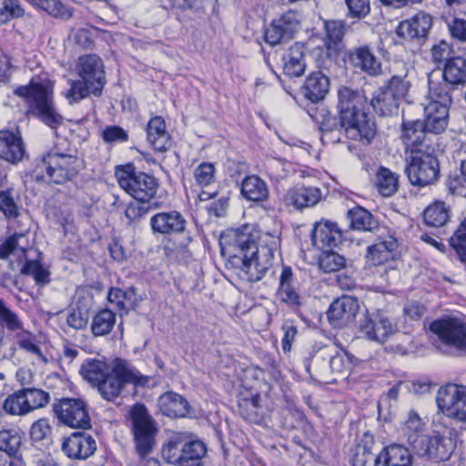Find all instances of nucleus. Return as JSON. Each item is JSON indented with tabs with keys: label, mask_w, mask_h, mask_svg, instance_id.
<instances>
[{
	"label": "nucleus",
	"mask_w": 466,
	"mask_h": 466,
	"mask_svg": "<svg viewBox=\"0 0 466 466\" xmlns=\"http://www.w3.org/2000/svg\"><path fill=\"white\" fill-rule=\"evenodd\" d=\"M432 25V16L426 12L420 11L410 18L400 22L396 34L403 39L421 44L428 38Z\"/></svg>",
	"instance_id": "412c9836"
},
{
	"label": "nucleus",
	"mask_w": 466,
	"mask_h": 466,
	"mask_svg": "<svg viewBox=\"0 0 466 466\" xmlns=\"http://www.w3.org/2000/svg\"><path fill=\"white\" fill-rule=\"evenodd\" d=\"M314 247L321 251L334 250L342 241V232L337 223L327 219L315 222L310 233Z\"/></svg>",
	"instance_id": "a878e982"
},
{
	"label": "nucleus",
	"mask_w": 466,
	"mask_h": 466,
	"mask_svg": "<svg viewBox=\"0 0 466 466\" xmlns=\"http://www.w3.org/2000/svg\"><path fill=\"white\" fill-rule=\"evenodd\" d=\"M436 402L444 415L466 422V386L451 384L441 387L437 392Z\"/></svg>",
	"instance_id": "dca6fc26"
},
{
	"label": "nucleus",
	"mask_w": 466,
	"mask_h": 466,
	"mask_svg": "<svg viewBox=\"0 0 466 466\" xmlns=\"http://www.w3.org/2000/svg\"><path fill=\"white\" fill-rule=\"evenodd\" d=\"M398 101L387 89L381 87L372 97L370 105L380 116H390L397 111Z\"/></svg>",
	"instance_id": "49530a36"
},
{
	"label": "nucleus",
	"mask_w": 466,
	"mask_h": 466,
	"mask_svg": "<svg viewBox=\"0 0 466 466\" xmlns=\"http://www.w3.org/2000/svg\"><path fill=\"white\" fill-rule=\"evenodd\" d=\"M24 398L27 402L29 412L46 407L50 401V395L47 391L33 387L22 388Z\"/></svg>",
	"instance_id": "8fccbe9b"
},
{
	"label": "nucleus",
	"mask_w": 466,
	"mask_h": 466,
	"mask_svg": "<svg viewBox=\"0 0 466 466\" xmlns=\"http://www.w3.org/2000/svg\"><path fill=\"white\" fill-rule=\"evenodd\" d=\"M428 131L420 120L404 121L402 123L401 139L406 151L410 153L434 148L430 143Z\"/></svg>",
	"instance_id": "bb28decb"
},
{
	"label": "nucleus",
	"mask_w": 466,
	"mask_h": 466,
	"mask_svg": "<svg viewBox=\"0 0 466 466\" xmlns=\"http://www.w3.org/2000/svg\"><path fill=\"white\" fill-rule=\"evenodd\" d=\"M17 350L9 340L5 339V330L0 325V362L4 360H14L16 359Z\"/></svg>",
	"instance_id": "69168bd1"
},
{
	"label": "nucleus",
	"mask_w": 466,
	"mask_h": 466,
	"mask_svg": "<svg viewBox=\"0 0 466 466\" xmlns=\"http://www.w3.org/2000/svg\"><path fill=\"white\" fill-rule=\"evenodd\" d=\"M451 209L441 200H435L424 209L423 221L431 228H443L450 221Z\"/></svg>",
	"instance_id": "58836bf2"
},
{
	"label": "nucleus",
	"mask_w": 466,
	"mask_h": 466,
	"mask_svg": "<svg viewBox=\"0 0 466 466\" xmlns=\"http://www.w3.org/2000/svg\"><path fill=\"white\" fill-rule=\"evenodd\" d=\"M276 299L289 309L298 310L303 305L297 279L290 267L284 266L279 279Z\"/></svg>",
	"instance_id": "b1692460"
},
{
	"label": "nucleus",
	"mask_w": 466,
	"mask_h": 466,
	"mask_svg": "<svg viewBox=\"0 0 466 466\" xmlns=\"http://www.w3.org/2000/svg\"><path fill=\"white\" fill-rule=\"evenodd\" d=\"M96 450V442L95 439L85 432L72 433L62 444V451L71 459H87L94 454Z\"/></svg>",
	"instance_id": "cd10ccee"
},
{
	"label": "nucleus",
	"mask_w": 466,
	"mask_h": 466,
	"mask_svg": "<svg viewBox=\"0 0 466 466\" xmlns=\"http://www.w3.org/2000/svg\"><path fill=\"white\" fill-rule=\"evenodd\" d=\"M35 9L44 12L48 15L62 19L68 20L73 16L74 9L66 5L63 0H25Z\"/></svg>",
	"instance_id": "ea45409f"
},
{
	"label": "nucleus",
	"mask_w": 466,
	"mask_h": 466,
	"mask_svg": "<svg viewBox=\"0 0 466 466\" xmlns=\"http://www.w3.org/2000/svg\"><path fill=\"white\" fill-rule=\"evenodd\" d=\"M430 330L444 344L466 353V318L436 319L430 325Z\"/></svg>",
	"instance_id": "2eb2a0df"
},
{
	"label": "nucleus",
	"mask_w": 466,
	"mask_h": 466,
	"mask_svg": "<svg viewBox=\"0 0 466 466\" xmlns=\"http://www.w3.org/2000/svg\"><path fill=\"white\" fill-rule=\"evenodd\" d=\"M89 315L86 313V309L82 311L77 309H72L67 316V324L75 329H84L88 322Z\"/></svg>",
	"instance_id": "338daca9"
},
{
	"label": "nucleus",
	"mask_w": 466,
	"mask_h": 466,
	"mask_svg": "<svg viewBox=\"0 0 466 466\" xmlns=\"http://www.w3.org/2000/svg\"><path fill=\"white\" fill-rule=\"evenodd\" d=\"M414 442L415 447L412 450L417 456L436 463L449 460L455 449L451 438L439 433L426 435Z\"/></svg>",
	"instance_id": "f3484780"
},
{
	"label": "nucleus",
	"mask_w": 466,
	"mask_h": 466,
	"mask_svg": "<svg viewBox=\"0 0 466 466\" xmlns=\"http://www.w3.org/2000/svg\"><path fill=\"white\" fill-rule=\"evenodd\" d=\"M329 90V79L320 71L311 73L302 87L304 96L312 103L322 100Z\"/></svg>",
	"instance_id": "e433bc0d"
},
{
	"label": "nucleus",
	"mask_w": 466,
	"mask_h": 466,
	"mask_svg": "<svg viewBox=\"0 0 466 466\" xmlns=\"http://www.w3.org/2000/svg\"><path fill=\"white\" fill-rule=\"evenodd\" d=\"M325 30L326 56L329 59H331L338 54L339 45L344 36L345 25L342 21L338 20L326 21Z\"/></svg>",
	"instance_id": "a19ab883"
},
{
	"label": "nucleus",
	"mask_w": 466,
	"mask_h": 466,
	"mask_svg": "<svg viewBox=\"0 0 466 466\" xmlns=\"http://www.w3.org/2000/svg\"><path fill=\"white\" fill-rule=\"evenodd\" d=\"M81 167L76 149L63 140L35 159L30 175L35 181L64 184L73 179Z\"/></svg>",
	"instance_id": "7ed1b4c3"
},
{
	"label": "nucleus",
	"mask_w": 466,
	"mask_h": 466,
	"mask_svg": "<svg viewBox=\"0 0 466 466\" xmlns=\"http://www.w3.org/2000/svg\"><path fill=\"white\" fill-rule=\"evenodd\" d=\"M51 432L52 428L46 418L37 420L30 428V437L34 441H41L47 439Z\"/></svg>",
	"instance_id": "680f3d73"
},
{
	"label": "nucleus",
	"mask_w": 466,
	"mask_h": 466,
	"mask_svg": "<svg viewBox=\"0 0 466 466\" xmlns=\"http://www.w3.org/2000/svg\"><path fill=\"white\" fill-rule=\"evenodd\" d=\"M282 330L284 332L283 338H282V350L284 352H288L291 350L292 341L294 340L298 330L297 327L293 325L291 322L286 321L282 325Z\"/></svg>",
	"instance_id": "774afa93"
},
{
	"label": "nucleus",
	"mask_w": 466,
	"mask_h": 466,
	"mask_svg": "<svg viewBox=\"0 0 466 466\" xmlns=\"http://www.w3.org/2000/svg\"><path fill=\"white\" fill-rule=\"evenodd\" d=\"M449 244L456 251L461 261L466 262V218L449 238Z\"/></svg>",
	"instance_id": "5fc2aeb1"
},
{
	"label": "nucleus",
	"mask_w": 466,
	"mask_h": 466,
	"mask_svg": "<svg viewBox=\"0 0 466 466\" xmlns=\"http://www.w3.org/2000/svg\"><path fill=\"white\" fill-rule=\"evenodd\" d=\"M15 95L25 99L27 114L32 115L51 129L56 130L64 122V117L56 110L53 92L47 85L30 81L14 90Z\"/></svg>",
	"instance_id": "423d86ee"
},
{
	"label": "nucleus",
	"mask_w": 466,
	"mask_h": 466,
	"mask_svg": "<svg viewBox=\"0 0 466 466\" xmlns=\"http://www.w3.org/2000/svg\"><path fill=\"white\" fill-rule=\"evenodd\" d=\"M58 420L65 425L87 430L91 428V419L86 403L80 399H63L54 406Z\"/></svg>",
	"instance_id": "a211bd4d"
},
{
	"label": "nucleus",
	"mask_w": 466,
	"mask_h": 466,
	"mask_svg": "<svg viewBox=\"0 0 466 466\" xmlns=\"http://www.w3.org/2000/svg\"><path fill=\"white\" fill-rule=\"evenodd\" d=\"M129 420L138 456L137 466H161L158 460L148 457L156 443L157 428L146 406L140 403L133 405L129 410Z\"/></svg>",
	"instance_id": "0eeeda50"
},
{
	"label": "nucleus",
	"mask_w": 466,
	"mask_h": 466,
	"mask_svg": "<svg viewBox=\"0 0 466 466\" xmlns=\"http://www.w3.org/2000/svg\"><path fill=\"white\" fill-rule=\"evenodd\" d=\"M115 176L119 187L136 200H153L159 188L158 179L150 174L137 171L133 164L117 166Z\"/></svg>",
	"instance_id": "9b49d317"
},
{
	"label": "nucleus",
	"mask_w": 466,
	"mask_h": 466,
	"mask_svg": "<svg viewBox=\"0 0 466 466\" xmlns=\"http://www.w3.org/2000/svg\"><path fill=\"white\" fill-rule=\"evenodd\" d=\"M77 79L67 81L69 88L63 92L70 105L79 103L91 95L100 96L106 84L105 64L96 54L80 56L76 63Z\"/></svg>",
	"instance_id": "20e7f679"
},
{
	"label": "nucleus",
	"mask_w": 466,
	"mask_h": 466,
	"mask_svg": "<svg viewBox=\"0 0 466 466\" xmlns=\"http://www.w3.org/2000/svg\"><path fill=\"white\" fill-rule=\"evenodd\" d=\"M350 228L359 231H372L379 226L377 219L367 209L357 206L347 211Z\"/></svg>",
	"instance_id": "37998d69"
},
{
	"label": "nucleus",
	"mask_w": 466,
	"mask_h": 466,
	"mask_svg": "<svg viewBox=\"0 0 466 466\" xmlns=\"http://www.w3.org/2000/svg\"><path fill=\"white\" fill-rule=\"evenodd\" d=\"M300 22L299 14L288 10L273 19L264 30V40L271 46L289 41L298 30Z\"/></svg>",
	"instance_id": "6ab92c4d"
},
{
	"label": "nucleus",
	"mask_w": 466,
	"mask_h": 466,
	"mask_svg": "<svg viewBox=\"0 0 466 466\" xmlns=\"http://www.w3.org/2000/svg\"><path fill=\"white\" fill-rule=\"evenodd\" d=\"M283 72L290 77L301 76L306 69L305 46L300 43L291 46L283 55Z\"/></svg>",
	"instance_id": "c9c22d12"
},
{
	"label": "nucleus",
	"mask_w": 466,
	"mask_h": 466,
	"mask_svg": "<svg viewBox=\"0 0 466 466\" xmlns=\"http://www.w3.org/2000/svg\"><path fill=\"white\" fill-rule=\"evenodd\" d=\"M101 137L107 144L123 143L128 140L127 132L118 126H106Z\"/></svg>",
	"instance_id": "052dcab7"
},
{
	"label": "nucleus",
	"mask_w": 466,
	"mask_h": 466,
	"mask_svg": "<svg viewBox=\"0 0 466 466\" xmlns=\"http://www.w3.org/2000/svg\"><path fill=\"white\" fill-rule=\"evenodd\" d=\"M428 103L424 106L425 118L422 121L424 128L431 134L442 133L449 119V110L453 97L448 95L441 86H434L428 91Z\"/></svg>",
	"instance_id": "ddd939ff"
},
{
	"label": "nucleus",
	"mask_w": 466,
	"mask_h": 466,
	"mask_svg": "<svg viewBox=\"0 0 466 466\" xmlns=\"http://www.w3.org/2000/svg\"><path fill=\"white\" fill-rule=\"evenodd\" d=\"M240 194L248 202L262 204L268 199L269 188L258 175H249L241 181Z\"/></svg>",
	"instance_id": "473e14b6"
},
{
	"label": "nucleus",
	"mask_w": 466,
	"mask_h": 466,
	"mask_svg": "<svg viewBox=\"0 0 466 466\" xmlns=\"http://www.w3.org/2000/svg\"><path fill=\"white\" fill-rule=\"evenodd\" d=\"M306 371L312 377L311 368L318 374H323L328 370L333 373H342L350 362L346 352L339 350L336 345H315L308 350L303 358Z\"/></svg>",
	"instance_id": "f8f14e48"
},
{
	"label": "nucleus",
	"mask_w": 466,
	"mask_h": 466,
	"mask_svg": "<svg viewBox=\"0 0 466 466\" xmlns=\"http://www.w3.org/2000/svg\"><path fill=\"white\" fill-rule=\"evenodd\" d=\"M374 466H413V455L404 445L390 444L379 452Z\"/></svg>",
	"instance_id": "c756f323"
},
{
	"label": "nucleus",
	"mask_w": 466,
	"mask_h": 466,
	"mask_svg": "<svg viewBox=\"0 0 466 466\" xmlns=\"http://www.w3.org/2000/svg\"><path fill=\"white\" fill-rule=\"evenodd\" d=\"M377 187L382 196L393 195L398 187V176L388 168L380 167L377 174Z\"/></svg>",
	"instance_id": "864d4df0"
},
{
	"label": "nucleus",
	"mask_w": 466,
	"mask_h": 466,
	"mask_svg": "<svg viewBox=\"0 0 466 466\" xmlns=\"http://www.w3.org/2000/svg\"><path fill=\"white\" fill-rule=\"evenodd\" d=\"M382 87L387 89L398 101H400L409 91L410 82L406 79V76H393L387 85Z\"/></svg>",
	"instance_id": "13d9d810"
},
{
	"label": "nucleus",
	"mask_w": 466,
	"mask_h": 466,
	"mask_svg": "<svg viewBox=\"0 0 466 466\" xmlns=\"http://www.w3.org/2000/svg\"><path fill=\"white\" fill-rule=\"evenodd\" d=\"M352 17H365L370 11V0H345Z\"/></svg>",
	"instance_id": "0e129e2a"
},
{
	"label": "nucleus",
	"mask_w": 466,
	"mask_h": 466,
	"mask_svg": "<svg viewBox=\"0 0 466 466\" xmlns=\"http://www.w3.org/2000/svg\"><path fill=\"white\" fill-rule=\"evenodd\" d=\"M21 436L15 430H0V460L11 461L13 458H22L18 455L21 446Z\"/></svg>",
	"instance_id": "79ce46f5"
},
{
	"label": "nucleus",
	"mask_w": 466,
	"mask_h": 466,
	"mask_svg": "<svg viewBox=\"0 0 466 466\" xmlns=\"http://www.w3.org/2000/svg\"><path fill=\"white\" fill-rule=\"evenodd\" d=\"M160 412L170 418H183L189 414L188 401L178 393L167 391L162 394L157 400Z\"/></svg>",
	"instance_id": "72a5a7b5"
},
{
	"label": "nucleus",
	"mask_w": 466,
	"mask_h": 466,
	"mask_svg": "<svg viewBox=\"0 0 466 466\" xmlns=\"http://www.w3.org/2000/svg\"><path fill=\"white\" fill-rule=\"evenodd\" d=\"M322 191L316 187H299L287 191L285 201L297 209L312 208L322 199Z\"/></svg>",
	"instance_id": "2f4dec72"
},
{
	"label": "nucleus",
	"mask_w": 466,
	"mask_h": 466,
	"mask_svg": "<svg viewBox=\"0 0 466 466\" xmlns=\"http://www.w3.org/2000/svg\"><path fill=\"white\" fill-rule=\"evenodd\" d=\"M404 433L411 448L415 447L416 441L421 440L425 434V423L414 410H410L406 420Z\"/></svg>",
	"instance_id": "de8ad7c7"
},
{
	"label": "nucleus",
	"mask_w": 466,
	"mask_h": 466,
	"mask_svg": "<svg viewBox=\"0 0 466 466\" xmlns=\"http://www.w3.org/2000/svg\"><path fill=\"white\" fill-rule=\"evenodd\" d=\"M323 254L319 258V268L326 273L339 271L346 264V258L334 252L330 251H322Z\"/></svg>",
	"instance_id": "6e6d98bb"
},
{
	"label": "nucleus",
	"mask_w": 466,
	"mask_h": 466,
	"mask_svg": "<svg viewBox=\"0 0 466 466\" xmlns=\"http://www.w3.org/2000/svg\"><path fill=\"white\" fill-rule=\"evenodd\" d=\"M339 118L324 106H313L308 113L320 133L325 145L339 143L343 137L359 141L364 146L371 144L377 135L373 117L367 112L366 96L349 87L338 91Z\"/></svg>",
	"instance_id": "f257e3e1"
},
{
	"label": "nucleus",
	"mask_w": 466,
	"mask_h": 466,
	"mask_svg": "<svg viewBox=\"0 0 466 466\" xmlns=\"http://www.w3.org/2000/svg\"><path fill=\"white\" fill-rule=\"evenodd\" d=\"M21 198L6 175H0V212L6 219H15L20 215Z\"/></svg>",
	"instance_id": "c85d7f7f"
},
{
	"label": "nucleus",
	"mask_w": 466,
	"mask_h": 466,
	"mask_svg": "<svg viewBox=\"0 0 466 466\" xmlns=\"http://www.w3.org/2000/svg\"><path fill=\"white\" fill-rule=\"evenodd\" d=\"M30 243L25 234L15 233L0 243V259H8L12 270L19 269L24 276H30L36 285L50 282V271L42 264L41 255L29 259Z\"/></svg>",
	"instance_id": "39448f33"
},
{
	"label": "nucleus",
	"mask_w": 466,
	"mask_h": 466,
	"mask_svg": "<svg viewBox=\"0 0 466 466\" xmlns=\"http://www.w3.org/2000/svg\"><path fill=\"white\" fill-rule=\"evenodd\" d=\"M366 257L374 266L384 264L392 259L389 251H385V248L380 243L368 247Z\"/></svg>",
	"instance_id": "e2e57ef3"
},
{
	"label": "nucleus",
	"mask_w": 466,
	"mask_h": 466,
	"mask_svg": "<svg viewBox=\"0 0 466 466\" xmlns=\"http://www.w3.org/2000/svg\"><path fill=\"white\" fill-rule=\"evenodd\" d=\"M147 141L154 150L166 152L172 146V141L166 128V122L161 116L152 117L147 127Z\"/></svg>",
	"instance_id": "f704fd0d"
},
{
	"label": "nucleus",
	"mask_w": 466,
	"mask_h": 466,
	"mask_svg": "<svg viewBox=\"0 0 466 466\" xmlns=\"http://www.w3.org/2000/svg\"><path fill=\"white\" fill-rule=\"evenodd\" d=\"M429 91L434 86H441L448 95L452 96L454 90L466 86V59L455 56L442 66V81H434L429 78Z\"/></svg>",
	"instance_id": "aec40b11"
},
{
	"label": "nucleus",
	"mask_w": 466,
	"mask_h": 466,
	"mask_svg": "<svg viewBox=\"0 0 466 466\" xmlns=\"http://www.w3.org/2000/svg\"><path fill=\"white\" fill-rule=\"evenodd\" d=\"M150 377L141 374L127 361L116 359L106 376L96 385L101 397L107 401L116 400L127 384L147 386Z\"/></svg>",
	"instance_id": "9d476101"
},
{
	"label": "nucleus",
	"mask_w": 466,
	"mask_h": 466,
	"mask_svg": "<svg viewBox=\"0 0 466 466\" xmlns=\"http://www.w3.org/2000/svg\"><path fill=\"white\" fill-rule=\"evenodd\" d=\"M25 154V145L19 132L0 130V157L10 163L21 161Z\"/></svg>",
	"instance_id": "7c9ffc66"
},
{
	"label": "nucleus",
	"mask_w": 466,
	"mask_h": 466,
	"mask_svg": "<svg viewBox=\"0 0 466 466\" xmlns=\"http://www.w3.org/2000/svg\"><path fill=\"white\" fill-rule=\"evenodd\" d=\"M0 325L3 329L9 332V342L15 350L25 351L42 363H47L48 360L43 353L37 337L31 330L25 328L22 318L11 309L6 303L0 299Z\"/></svg>",
	"instance_id": "1a4fd4ad"
},
{
	"label": "nucleus",
	"mask_w": 466,
	"mask_h": 466,
	"mask_svg": "<svg viewBox=\"0 0 466 466\" xmlns=\"http://www.w3.org/2000/svg\"><path fill=\"white\" fill-rule=\"evenodd\" d=\"M360 329L366 339L380 344L397 331L396 326L382 313L365 315L360 320Z\"/></svg>",
	"instance_id": "393cba45"
},
{
	"label": "nucleus",
	"mask_w": 466,
	"mask_h": 466,
	"mask_svg": "<svg viewBox=\"0 0 466 466\" xmlns=\"http://www.w3.org/2000/svg\"><path fill=\"white\" fill-rule=\"evenodd\" d=\"M116 321V313L112 309H101L92 319L91 332L96 337L106 336L111 332Z\"/></svg>",
	"instance_id": "a18cd8bd"
},
{
	"label": "nucleus",
	"mask_w": 466,
	"mask_h": 466,
	"mask_svg": "<svg viewBox=\"0 0 466 466\" xmlns=\"http://www.w3.org/2000/svg\"><path fill=\"white\" fill-rule=\"evenodd\" d=\"M216 168L210 162H202L194 170V178L200 187H208L215 182Z\"/></svg>",
	"instance_id": "4d7b16f0"
},
{
	"label": "nucleus",
	"mask_w": 466,
	"mask_h": 466,
	"mask_svg": "<svg viewBox=\"0 0 466 466\" xmlns=\"http://www.w3.org/2000/svg\"><path fill=\"white\" fill-rule=\"evenodd\" d=\"M158 207L157 202L152 200H134L131 201L125 209V217L129 224L138 222L152 209Z\"/></svg>",
	"instance_id": "09e8293b"
},
{
	"label": "nucleus",
	"mask_w": 466,
	"mask_h": 466,
	"mask_svg": "<svg viewBox=\"0 0 466 466\" xmlns=\"http://www.w3.org/2000/svg\"><path fill=\"white\" fill-rule=\"evenodd\" d=\"M280 242L278 231H258L246 226L229 231L220 241V247L221 253L228 255L239 269L243 280L257 282L273 266Z\"/></svg>",
	"instance_id": "f03ea898"
},
{
	"label": "nucleus",
	"mask_w": 466,
	"mask_h": 466,
	"mask_svg": "<svg viewBox=\"0 0 466 466\" xmlns=\"http://www.w3.org/2000/svg\"><path fill=\"white\" fill-rule=\"evenodd\" d=\"M350 59L355 66L370 76H378L381 73V64L367 46L355 48L350 54Z\"/></svg>",
	"instance_id": "4c0bfd02"
},
{
	"label": "nucleus",
	"mask_w": 466,
	"mask_h": 466,
	"mask_svg": "<svg viewBox=\"0 0 466 466\" xmlns=\"http://www.w3.org/2000/svg\"><path fill=\"white\" fill-rule=\"evenodd\" d=\"M26 404L22 389L9 394L5 399V409L7 415L21 417L29 414Z\"/></svg>",
	"instance_id": "3c124183"
},
{
	"label": "nucleus",
	"mask_w": 466,
	"mask_h": 466,
	"mask_svg": "<svg viewBox=\"0 0 466 466\" xmlns=\"http://www.w3.org/2000/svg\"><path fill=\"white\" fill-rule=\"evenodd\" d=\"M405 172L413 186L424 187L437 181L440 174V164L435 147L410 153Z\"/></svg>",
	"instance_id": "4468645a"
},
{
	"label": "nucleus",
	"mask_w": 466,
	"mask_h": 466,
	"mask_svg": "<svg viewBox=\"0 0 466 466\" xmlns=\"http://www.w3.org/2000/svg\"><path fill=\"white\" fill-rule=\"evenodd\" d=\"M360 310V302L352 296H342L336 299L327 310L329 324L340 329L353 323Z\"/></svg>",
	"instance_id": "4be33fe9"
},
{
	"label": "nucleus",
	"mask_w": 466,
	"mask_h": 466,
	"mask_svg": "<svg viewBox=\"0 0 466 466\" xmlns=\"http://www.w3.org/2000/svg\"><path fill=\"white\" fill-rule=\"evenodd\" d=\"M111 368L112 367L103 360L89 359L82 364L80 374L84 380L96 387L101 380L106 376Z\"/></svg>",
	"instance_id": "c03bdc74"
},
{
	"label": "nucleus",
	"mask_w": 466,
	"mask_h": 466,
	"mask_svg": "<svg viewBox=\"0 0 466 466\" xmlns=\"http://www.w3.org/2000/svg\"><path fill=\"white\" fill-rule=\"evenodd\" d=\"M207 445L186 432H177L163 443V460L173 466H204Z\"/></svg>",
	"instance_id": "6e6552de"
},
{
	"label": "nucleus",
	"mask_w": 466,
	"mask_h": 466,
	"mask_svg": "<svg viewBox=\"0 0 466 466\" xmlns=\"http://www.w3.org/2000/svg\"><path fill=\"white\" fill-rule=\"evenodd\" d=\"M453 54L452 45L444 39L434 42L430 49L431 61L437 66H444L454 56Z\"/></svg>",
	"instance_id": "603ef678"
},
{
	"label": "nucleus",
	"mask_w": 466,
	"mask_h": 466,
	"mask_svg": "<svg viewBox=\"0 0 466 466\" xmlns=\"http://www.w3.org/2000/svg\"><path fill=\"white\" fill-rule=\"evenodd\" d=\"M451 37L460 43H466V19L452 16L445 20Z\"/></svg>",
	"instance_id": "bf43d9fd"
},
{
	"label": "nucleus",
	"mask_w": 466,
	"mask_h": 466,
	"mask_svg": "<svg viewBox=\"0 0 466 466\" xmlns=\"http://www.w3.org/2000/svg\"><path fill=\"white\" fill-rule=\"evenodd\" d=\"M149 226L154 235L170 237L187 232V221L177 210L161 211L150 218Z\"/></svg>",
	"instance_id": "5701e85b"
}]
</instances>
